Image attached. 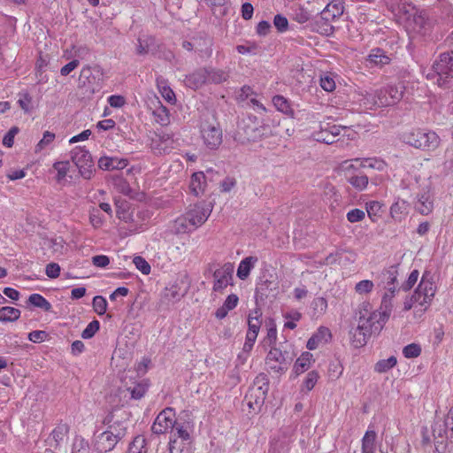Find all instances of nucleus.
Segmentation results:
<instances>
[{"label": "nucleus", "instance_id": "obj_39", "mask_svg": "<svg viewBox=\"0 0 453 453\" xmlns=\"http://www.w3.org/2000/svg\"><path fill=\"white\" fill-rule=\"evenodd\" d=\"M395 296H393L389 293H384V295L381 298V303H380V309L377 310V311H379L382 315L383 319H389L392 310H393V298Z\"/></svg>", "mask_w": 453, "mask_h": 453}, {"label": "nucleus", "instance_id": "obj_5", "mask_svg": "<svg viewBox=\"0 0 453 453\" xmlns=\"http://www.w3.org/2000/svg\"><path fill=\"white\" fill-rule=\"evenodd\" d=\"M387 321L388 319H383L382 315L379 311H372V304L369 302H364L361 303L358 311L357 322L360 324L364 323V326H367L368 330L372 333H379Z\"/></svg>", "mask_w": 453, "mask_h": 453}, {"label": "nucleus", "instance_id": "obj_4", "mask_svg": "<svg viewBox=\"0 0 453 453\" xmlns=\"http://www.w3.org/2000/svg\"><path fill=\"white\" fill-rule=\"evenodd\" d=\"M436 293V287L428 273L423 274L418 288L413 295L403 303L404 311H409L411 308H418V311L424 312L431 305L434 295Z\"/></svg>", "mask_w": 453, "mask_h": 453}, {"label": "nucleus", "instance_id": "obj_54", "mask_svg": "<svg viewBox=\"0 0 453 453\" xmlns=\"http://www.w3.org/2000/svg\"><path fill=\"white\" fill-rule=\"evenodd\" d=\"M29 303L39 308H42L45 311H49L51 307L50 303L40 294H32L28 298Z\"/></svg>", "mask_w": 453, "mask_h": 453}, {"label": "nucleus", "instance_id": "obj_20", "mask_svg": "<svg viewBox=\"0 0 453 453\" xmlns=\"http://www.w3.org/2000/svg\"><path fill=\"white\" fill-rule=\"evenodd\" d=\"M266 391L267 388L264 389L263 387L250 388L245 395L249 409L255 411L256 408L260 407L265 402Z\"/></svg>", "mask_w": 453, "mask_h": 453}, {"label": "nucleus", "instance_id": "obj_21", "mask_svg": "<svg viewBox=\"0 0 453 453\" xmlns=\"http://www.w3.org/2000/svg\"><path fill=\"white\" fill-rule=\"evenodd\" d=\"M344 12L343 0H332L321 12V17L327 22L341 17Z\"/></svg>", "mask_w": 453, "mask_h": 453}, {"label": "nucleus", "instance_id": "obj_33", "mask_svg": "<svg viewBox=\"0 0 453 453\" xmlns=\"http://www.w3.org/2000/svg\"><path fill=\"white\" fill-rule=\"evenodd\" d=\"M362 167L383 173L387 172L388 165L380 157H363Z\"/></svg>", "mask_w": 453, "mask_h": 453}, {"label": "nucleus", "instance_id": "obj_43", "mask_svg": "<svg viewBox=\"0 0 453 453\" xmlns=\"http://www.w3.org/2000/svg\"><path fill=\"white\" fill-rule=\"evenodd\" d=\"M146 440L142 435H138L134 438L129 444L127 453H147Z\"/></svg>", "mask_w": 453, "mask_h": 453}, {"label": "nucleus", "instance_id": "obj_3", "mask_svg": "<svg viewBox=\"0 0 453 453\" xmlns=\"http://www.w3.org/2000/svg\"><path fill=\"white\" fill-rule=\"evenodd\" d=\"M403 140L410 146L426 152H434L441 145L440 135L427 128L412 127L403 134Z\"/></svg>", "mask_w": 453, "mask_h": 453}, {"label": "nucleus", "instance_id": "obj_31", "mask_svg": "<svg viewBox=\"0 0 453 453\" xmlns=\"http://www.w3.org/2000/svg\"><path fill=\"white\" fill-rule=\"evenodd\" d=\"M206 187L205 175L203 172L193 173L191 176L189 188L195 196L203 194Z\"/></svg>", "mask_w": 453, "mask_h": 453}, {"label": "nucleus", "instance_id": "obj_15", "mask_svg": "<svg viewBox=\"0 0 453 453\" xmlns=\"http://www.w3.org/2000/svg\"><path fill=\"white\" fill-rule=\"evenodd\" d=\"M415 209L422 215H429L434 210V195L430 185L424 187L417 194Z\"/></svg>", "mask_w": 453, "mask_h": 453}, {"label": "nucleus", "instance_id": "obj_1", "mask_svg": "<svg viewBox=\"0 0 453 453\" xmlns=\"http://www.w3.org/2000/svg\"><path fill=\"white\" fill-rule=\"evenodd\" d=\"M396 16L411 36H426L433 30L434 21L429 19L425 11L418 10L411 3L400 4Z\"/></svg>", "mask_w": 453, "mask_h": 453}, {"label": "nucleus", "instance_id": "obj_14", "mask_svg": "<svg viewBox=\"0 0 453 453\" xmlns=\"http://www.w3.org/2000/svg\"><path fill=\"white\" fill-rule=\"evenodd\" d=\"M201 134L204 144L211 150L217 149L222 142V130L219 125L204 124Z\"/></svg>", "mask_w": 453, "mask_h": 453}, {"label": "nucleus", "instance_id": "obj_11", "mask_svg": "<svg viewBox=\"0 0 453 453\" xmlns=\"http://www.w3.org/2000/svg\"><path fill=\"white\" fill-rule=\"evenodd\" d=\"M175 144L173 134L160 132L155 133L151 138L150 148L154 154H168L175 148Z\"/></svg>", "mask_w": 453, "mask_h": 453}, {"label": "nucleus", "instance_id": "obj_62", "mask_svg": "<svg viewBox=\"0 0 453 453\" xmlns=\"http://www.w3.org/2000/svg\"><path fill=\"white\" fill-rule=\"evenodd\" d=\"M418 277H419V272L418 270H413L408 279L406 280L405 282L403 283L402 285V288L403 290L404 291H408L410 290L411 288H412V287L416 284V282L418 281Z\"/></svg>", "mask_w": 453, "mask_h": 453}, {"label": "nucleus", "instance_id": "obj_9", "mask_svg": "<svg viewBox=\"0 0 453 453\" xmlns=\"http://www.w3.org/2000/svg\"><path fill=\"white\" fill-rule=\"evenodd\" d=\"M175 416V411L173 408L167 407L164 409L153 422L151 426L152 432L157 434H162L173 429L176 423Z\"/></svg>", "mask_w": 453, "mask_h": 453}, {"label": "nucleus", "instance_id": "obj_16", "mask_svg": "<svg viewBox=\"0 0 453 453\" xmlns=\"http://www.w3.org/2000/svg\"><path fill=\"white\" fill-rule=\"evenodd\" d=\"M69 426L67 424L57 425L45 440V445L50 449H58L61 443L67 438Z\"/></svg>", "mask_w": 453, "mask_h": 453}, {"label": "nucleus", "instance_id": "obj_57", "mask_svg": "<svg viewBox=\"0 0 453 453\" xmlns=\"http://www.w3.org/2000/svg\"><path fill=\"white\" fill-rule=\"evenodd\" d=\"M421 347L417 343H411L403 349V354L406 358H415L421 354Z\"/></svg>", "mask_w": 453, "mask_h": 453}, {"label": "nucleus", "instance_id": "obj_40", "mask_svg": "<svg viewBox=\"0 0 453 453\" xmlns=\"http://www.w3.org/2000/svg\"><path fill=\"white\" fill-rule=\"evenodd\" d=\"M273 104L279 111L287 115H293V109L290 103L284 96L280 95L273 96Z\"/></svg>", "mask_w": 453, "mask_h": 453}, {"label": "nucleus", "instance_id": "obj_61", "mask_svg": "<svg viewBox=\"0 0 453 453\" xmlns=\"http://www.w3.org/2000/svg\"><path fill=\"white\" fill-rule=\"evenodd\" d=\"M346 218L350 223H357L365 218V212L361 209H352L347 212Z\"/></svg>", "mask_w": 453, "mask_h": 453}, {"label": "nucleus", "instance_id": "obj_13", "mask_svg": "<svg viewBox=\"0 0 453 453\" xmlns=\"http://www.w3.org/2000/svg\"><path fill=\"white\" fill-rule=\"evenodd\" d=\"M357 101L363 104L366 109H373L374 107H387L380 104L384 98L388 99V93H385V88L376 90L374 93L367 91H360L358 94Z\"/></svg>", "mask_w": 453, "mask_h": 453}, {"label": "nucleus", "instance_id": "obj_10", "mask_svg": "<svg viewBox=\"0 0 453 453\" xmlns=\"http://www.w3.org/2000/svg\"><path fill=\"white\" fill-rule=\"evenodd\" d=\"M234 273V265L232 263H225L213 273V287L215 292H222L228 285L231 284Z\"/></svg>", "mask_w": 453, "mask_h": 453}, {"label": "nucleus", "instance_id": "obj_47", "mask_svg": "<svg viewBox=\"0 0 453 453\" xmlns=\"http://www.w3.org/2000/svg\"><path fill=\"white\" fill-rule=\"evenodd\" d=\"M319 379V374L317 371L313 370L309 372L303 381L301 391L305 390L306 392H310L312 390L315 388Z\"/></svg>", "mask_w": 453, "mask_h": 453}, {"label": "nucleus", "instance_id": "obj_32", "mask_svg": "<svg viewBox=\"0 0 453 453\" xmlns=\"http://www.w3.org/2000/svg\"><path fill=\"white\" fill-rule=\"evenodd\" d=\"M154 121L162 127H166L171 122L169 110L158 101V105L152 112Z\"/></svg>", "mask_w": 453, "mask_h": 453}, {"label": "nucleus", "instance_id": "obj_36", "mask_svg": "<svg viewBox=\"0 0 453 453\" xmlns=\"http://www.w3.org/2000/svg\"><path fill=\"white\" fill-rule=\"evenodd\" d=\"M88 221L94 229H99L104 226L105 218L97 207H90L88 209Z\"/></svg>", "mask_w": 453, "mask_h": 453}, {"label": "nucleus", "instance_id": "obj_52", "mask_svg": "<svg viewBox=\"0 0 453 453\" xmlns=\"http://www.w3.org/2000/svg\"><path fill=\"white\" fill-rule=\"evenodd\" d=\"M148 389V384L145 381L136 383L133 388H129L131 397L135 400H139L144 396Z\"/></svg>", "mask_w": 453, "mask_h": 453}, {"label": "nucleus", "instance_id": "obj_48", "mask_svg": "<svg viewBox=\"0 0 453 453\" xmlns=\"http://www.w3.org/2000/svg\"><path fill=\"white\" fill-rule=\"evenodd\" d=\"M55 134L50 131H45L42 138L35 145V152L39 153L49 147L55 140Z\"/></svg>", "mask_w": 453, "mask_h": 453}, {"label": "nucleus", "instance_id": "obj_34", "mask_svg": "<svg viewBox=\"0 0 453 453\" xmlns=\"http://www.w3.org/2000/svg\"><path fill=\"white\" fill-rule=\"evenodd\" d=\"M383 203L379 201H369L365 203V210L370 220L376 223L382 215Z\"/></svg>", "mask_w": 453, "mask_h": 453}, {"label": "nucleus", "instance_id": "obj_49", "mask_svg": "<svg viewBox=\"0 0 453 453\" xmlns=\"http://www.w3.org/2000/svg\"><path fill=\"white\" fill-rule=\"evenodd\" d=\"M376 432L369 427L362 439L361 448L376 449Z\"/></svg>", "mask_w": 453, "mask_h": 453}, {"label": "nucleus", "instance_id": "obj_2", "mask_svg": "<svg viewBox=\"0 0 453 453\" xmlns=\"http://www.w3.org/2000/svg\"><path fill=\"white\" fill-rule=\"evenodd\" d=\"M211 211L212 207L204 203L189 205L185 213L173 221V227L177 234L192 232L206 222Z\"/></svg>", "mask_w": 453, "mask_h": 453}, {"label": "nucleus", "instance_id": "obj_44", "mask_svg": "<svg viewBox=\"0 0 453 453\" xmlns=\"http://www.w3.org/2000/svg\"><path fill=\"white\" fill-rule=\"evenodd\" d=\"M207 74L208 83L219 84L228 78V73L220 69H207Z\"/></svg>", "mask_w": 453, "mask_h": 453}, {"label": "nucleus", "instance_id": "obj_30", "mask_svg": "<svg viewBox=\"0 0 453 453\" xmlns=\"http://www.w3.org/2000/svg\"><path fill=\"white\" fill-rule=\"evenodd\" d=\"M258 258L254 256H249L244 257L239 264L237 268L236 275L242 280H245L249 278L251 270L255 267Z\"/></svg>", "mask_w": 453, "mask_h": 453}, {"label": "nucleus", "instance_id": "obj_46", "mask_svg": "<svg viewBox=\"0 0 453 453\" xmlns=\"http://www.w3.org/2000/svg\"><path fill=\"white\" fill-rule=\"evenodd\" d=\"M283 318L287 319L284 323V327L293 330L297 326L296 322L302 319V313L296 310H292L284 313Z\"/></svg>", "mask_w": 453, "mask_h": 453}, {"label": "nucleus", "instance_id": "obj_50", "mask_svg": "<svg viewBox=\"0 0 453 453\" xmlns=\"http://www.w3.org/2000/svg\"><path fill=\"white\" fill-rule=\"evenodd\" d=\"M319 84L320 87L326 92H332L336 88L334 76L330 73H326L320 76Z\"/></svg>", "mask_w": 453, "mask_h": 453}, {"label": "nucleus", "instance_id": "obj_38", "mask_svg": "<svg viewBox=\"0 0 453 453\" xmlns=\"http://www.w3.org/2000/svg\"><path fill=\"white\" fill-rule=\"evenodd\" d=\"M386 281L384 282L385 293H389L393 296L400 290L397 287V276L396 272H388L384 274Z\"/></svg>", "mask_w": 453, "mask_h": 453}, {"label": "nucleus", "instance_id": "obj_63", "mask_svg": "<svg viewBox=\"0 0 453 453\" xmlns=\"http://www.w3.org/2000/svg\"><path fill=\"white\" fill-rule=\"evenodd\" d=\"M273 24L277 30L280 33L287 31L288 27V21L286 17L277 14L274 16Z\"/></svg>", "mask_w": 453, "mask_h": 453}, {"label": "nucleus", "instance_id": "obj_27", "mask_svg": "<svg viewBox=\"0 0 453 453\" xmlns=\"http://www.w3.org/2000/svg\"><path fill=\"white\" fill-rule=\"evenodd\" d=\"M314 362L313 355L311 352H303L296 360L293 366V373L296 377L306 372Z\"/></svg>", "mask_w": 453, "mask_h": 453}, {"label": "nucleus", "instance_id": "obj_6", "mask_svg": "<svg viewBox=\"0 0 453 453\" xmlns=\"http://www.w3.org/2000/svg\"><path fill=\"white\" fill-rule=\"evenodd\" d=\"M453 57L449 52L440 54L433 65V70L437 75L439 87H446L450 79L453 78Z\"/></svg>", "mask_w": 453, "mask_h": 453}, {"label": "nucleus", "instance_id": "obj_12", "mask_svg": "<svg viewBox=\"0 0 453 453\" xmlns=\"http://www.w3.org/2000/svg\"><path fill=\"white\" fill-rule=\"evenodd\" d=\"M78 87L86 93L93 95L100 90L97 78L93 74L92 68L85 65L81 68L78 78Z\"/></svg>", "mask_w": 453, "mask_h": 453}, {"label": "nucleus", "instance_id": "obj_53", "mask_svg": "<svg viewBox=\"0 0 453 453\" xmlns=\"http://www.w3.org/2000/svg\"><path fill=\"white\" fill-rule=\"evenodd\" d=\"M72 453H89V444L81 436H76L73 444Z\"/></svg>", "mask_w": 453, "mask_h": 453}, {"label": "nucleus", "instance_id": "obj_41", "mask_svg": "<svg viewBox=\"0 0 453 453\" xmlns=\"http://www.w3.org/2000/svg\"><path fill=\"white\" fill-rule=\"evenodd\" d=\"M363 157H357L350 160H346L342 164V170L347 177L349 174H353L355 172L362 167Z\"/></svg>", "mask_w": 453, "mask_h": 453}, {"label": "nucleus", "instance_id": "obj_60", "mask_svg": "<svg viewBox=\"0 0 453 453\" xmlns=\"http://www.w3.org/2000/svg\"><path fill=\"white\" fill-rule=\"evenodd\" d=\"M265 341L269 345H273V344L276 343V341H277V328H276V324H275V322L273 320H271L267 324V334H266V337H265Z\"/></svg>", "mask_w": 453, "mask_h": 453}, {"label": "nucleus", "instance_id": "obj_58", "mask_svg": "<svg viewBox=\"0 0 453 453\" xmlns=\"http://www.w3.org/2000/svg\"><path fill=\"white\" fill-rule=\"evenodd\" d=\"M133 263L142 274L148 275L150 273L151 267L150 264L141 256H135L133 259Z\"/></svg>", "mask_w": 453, "mask_h": 453}, {"label": "nucleus", "instance_id": "obj_7", "mask_svg": "<svg viewBox=\"0 0 453 453\" xmlns=\"http://www.w3.org/2000/svg\"><path fill=\"white\" fill-rule=\"evenodd\" d=\"M248 330L245 342L242 347L244 352L250 353L257 341L260 327L262 326V311L259 308L251 311L247 319Z\"/></svg>", "mask_w": 453, "mask_h": 453}, {"label": "nucleus", "instance_id": "obj_56", "mask_svg": "<svg viewBox=\"0 0 453 453\" xmlns=\"http://www.w3.org/2000/svg\"><path fill=\"white\" fill-rule=\"evenodd\" d=\"M93 309L98 315H104L107 311V301L102 296H96L93 298Z\"/></svg>", "mask_w": 453, "mask_h": 453}, {"label": "nucleus", "instance_id": "obj_55", "mask_svg": "<svg viewBox=\"0 0 453 453\" xmlns=\"http://www.w3.org/2000/svg\"><path fill=\"white\" fill-rule=\"evenodd\" d=\"M374 288V284L370 280H363L355 285V292L358 295L370 294Z\"/></svg>", "mask_w": 453, "mask_h": 453}, {"label": "nucleus", "instance_id": "obj_25", "mask_svg": "<svg viewBox=\"0 0 453 453\" xmlns=\"http://www.w3.org/2000/svg\"><path fill=\"white\" fill-rule=\"evenodd\" d=\"M405 87L403 83L388 84L385 87V93H388V99L384 98L380 104L384 105H393L399 102L403 96Z\"/></svg>", "mask_w": 453, "mask_h": 453}, {"label": "nucleus", "instance_id": "obj_22", "mask_svg": "<svg viewBox=\"0 0 453 453\" xmlns=\"http://www.w3.org/2000/svg\"><path fill=\"white\" fill-rule=\"evenodd\" d=\"M370 66L383 67L391 62V57L380 48L372 49L366 58Z\"/></svg>", "mask_w": 453, "mask_h": 453}, {"label": "nucleus", "instance_id": "obj_51", "mask_svg": "<svg viewBox=\"0 0 453 453\" xmlns=\"http://www.w3.org/2000/svg\"><path fill=\"white\" fill-rule=\"evenodd\" d=\"M311 306L314 315L320 316L327 310V301L325 297L319 296L313 299Z\"/></svg>", "mask_w": 453, "mask_h": 453}, {"label": "nucleus", "instance_id": "obj_29", "mask_svg": "<svg viewBox=\"0 0 453 453\" xmlns=\"http://www.w3.org/2000/svg\"><path fill=\"white\" fill-rule=\"evenodd\" d=\"M157 88L161 96L170 104L174 105L177 102L175 93L170 88L168 81L162 76L156 79Z\"/></svg>", "mask_w": 453, "mask_h": 453}, {"label": "nucleus", "instance_id": "obj_37", "mask_svg": "<svg viewBox=\"0 0 453 453\" xmlns=\"http://www.w3.org/2000/svg\"><path fill=\"white\" fill-rule=\"evenodd\" d=\"M20 311L17 308L11 306H4L0 308V321L1 322H13L19 319Z\"/></svg>", "mask_w": 453, "mask_h": 453}, {"label": "nucleus", "instance_id": "obj_24", "mask_svg": "<svg viewBox=\"0 0 453 453\" xmlns=\"http://www.w3.org/2000/svg\"><path fill=\"white\" fill-rule=\"evenodd\" d=\"M390 217L395 222H402L409 214V203L397 198L389 208Z\"/></svg>", "mask_w": 453, "mask_h": 453}, {"label": "nucleus", "instance_id": "obj_45", "mask_svg": "<svg viewBox=\"0 0 453 453\" xmlns=\"http://www.w3.org/2000/svg\"><path fill=\"white\" fill-rule=\"evenodd\" d=\"M70 163L68 161H58L53 164L54 170L57 171L56 180L61 183L67 176L70 171Z\"/></svg>", "mask_w": 453, "mask_h": 453}, {"label": "nucleus", "instance_id": "obj_19", "mask_svg": "<svg viewBox=\"0 0 453 453\" xmlns=\"http://www.w3.org/2000/svg\"><path fill=\"white\" fill-rule=\"evenodd\" d=\"M350 342L355 348L365 346L371 336L373 334L367 326H364V323L357 322L356 328L350 331Z\"/></svg>", "mask_w": 453, "mask_h": 453}, {"label": "nucleus", "instance_id": "obj_35", "mask_svg": "<svg viewBox=\"0 0 453 453\" xmlns=\"http://www.w3.org/2000/svg\"><path fill=\"white\" fill-rule=\"evenodd\" d=\"M346 179L354 188L359 191L365 190L369 184L368 177L363 173H355L353 174H349Z\"/></svg>", "mask_w": 453, "mask_h": 453}, {"label": "nucleus", "instance_id": "obj_23", "mask_svg": "<svg viewBox=\"0 0 453 453\" xmlns=\"http://www.w3.org/2000/svg\"><path fill=\"white\" fill-rule=\"evenodd\" d=\"M331 338V331L326 326H320L308 340L306 347L310 350L316 349L320 344L328 342Z\"/></svg>", "mask_w": 453, "mask_h": 453}, {"label": "nucleus", "instance_id": "obj_59", "mask_svg": "<svg viewBox=\"0 0 453 453\" xmlns=\"http://www.w3.org/2000/svg\"><path fill=\"white\" fill-rule=\"evenodd\" d=\"M99 328H100L99 321L96 319H94L82 331L81 337L83 339H90L96 334V332L99 330Z\"/></svg>", "mask_w": 453, "mask_h": 453}, {"label": "nucleus", "instance_id": "obj_17", "mask_svg": "<svg viewBox=\"0 0 453 453\" xmlns=\"http://www.w3.org/2000/svg\"><path fill=\"white\" fill-rule=\"evenodd\" d=\"M265 364L270 370L278 373L287 370L285 356L278 348L270 349L265 358Z\"/></svg>", "mask_w": 453, "mask_h": 453}, {"label": "nucleus", "instance_id": "obj_28", "mask_svg": "<svg viewBox=\"0 0 453 453\" xmlns=\"http://www.w3.org/2000/svg\"><path fill=\"white\" fill-rule=\"evenodd\" d=\"M128 165L127 158H119L115 157H102L98 160V166L105 171L114 169H124Z\"/></svg>", "mask_w": 453, "mask_h": 453}, {"label": "nucleus", "instance_id": "obj_18", "mask_svg": "<svg viewBox=\"0 0 453 453\" xmlns=\"http://www.w3.org/2000/svg\"><path fill=\"white\" fill-rule=\"evenodd\" d=\"M118 441V436L107 430L97 436L95 448L99 453H106L114 449Z\"/></svg>", "mask_w": 453, "mask_h": 453}, {"label": "nucleus", "instance_id": "obj_8", "mask_svg": "<svg viewBox=\"0 0 453 453\" xmlns=\"http://www.w3.org/2000/svg\"><path fill=\"white\" fill-rule=\"evenodd\" d=\"M72 161L79 169L80 174L89 180L93 174L94 164L92 157L85 147L77 146L72 151Z\"/></svg>", "mask_w": 453, "mask_h": 453}, {"label": "nucleus", "instance_id": "obj_42", "mask_svg": "<svg viewBox=\"0 0 453 453\" xmlns=\"http://www.w3.org/2000/svg\"><path fill=\"white\" fill-rule=\"evenodd\" d=\"M397 364L395 356H391L387 359L379 360L374 365V371L378 373H384L394 368Z\"/></svg>", "mask_w": 453, "mask_h": 453}, {"label": "nucleus", "instance_id": "obj_64", "mask_svg": "<svg viewBox=\"0 0 453 453\" xmlns=\"http://www.w3.org/2000/svg\"><path fill=\"white\" fill-rule=\"evenodd\" d=\"M19 133L17 127H12L3 138V144L7 148H12L14 143L15 135Z\"/></svg>", "mask_w": 453, "mask_h": 453}, {"label": "nucleus", "instance_id": "obj_26", "mask_svg": "<svg viewBox=\"0 0 453 453\" xmlns=\"http://www.w3.org/2000/svg\"><path fill=\"white\" fill-rule=\"evenodd\" d=\"M207 69H199L189 75H187L184 81L186 86L192 89H197L208 83Z\"/></svg>", "mask_w": 453, "mask_h": 453}]
</instances>
